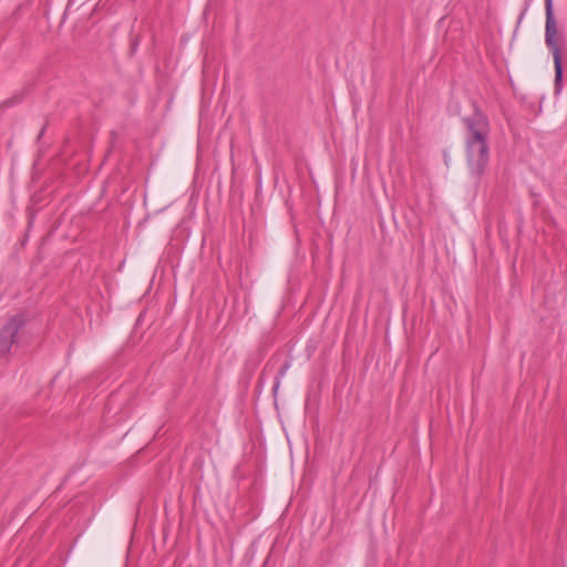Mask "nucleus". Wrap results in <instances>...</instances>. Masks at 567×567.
<instances>
[{"label":"nucleus","instance_id":"nucleus-1","mask_svg":"<svg viewBox=\"0 0 567 567\" xmlns=\"http://www.w3.org/2000/svg\"><path fill=\"white\" fill-rule=\"evenodd\" d=\"M545 6H546L545 42H546L547 47L550 49L551 54H553L554 68H555V87H556V90H559L560 85H561V80H563V65H561V58H560V48L556 40L557 28H556V21L554 19V13H553L551 0H546Z\"/></svg>","mask_w":567,"mask_h":567},{"label":"nucleus","instance_id":"nucleus-2","mask_svg":"<svg viewBox=\"0 0 567 567\" xmlns=\"http://www.w3.org/2000/svg\"><path fill=\"white\" fill-rule=\"evenodd\" d=\"M466 159L471 174L480 177L488 163L489 147L487 142H465Z\"/></svg>","mask_w":567,"mask_h":567},{"label":"nucleus","instance_id":"nucleus-3","mask_svg":"<svg viewBox=\"0 0 567 567\" xmlns=\"http://www.w3.org/2000/svg\"><path fill=\"white\" fill-rule=\"evenodd\" d=\"M24 319L20 315L9 318L0 329V353L8 354L20 337Z\"/></svg>","mask_w":567,"mask_h":567},{"label":"nucleus","instance_id":"nucleus-4","mask_svg":"<svg viewBox=\"0 0 567 567\" xmlns=\"http://www.w3.org/2000/svg\"><path fill=\"white\" fill-rule=\"evenodd\" d=\"M464 123L466 125L465 142H487L489 124L482 112H474L464 118Z\"/></svg>","mask_w":567,"mask_h":567}]
</instances>
